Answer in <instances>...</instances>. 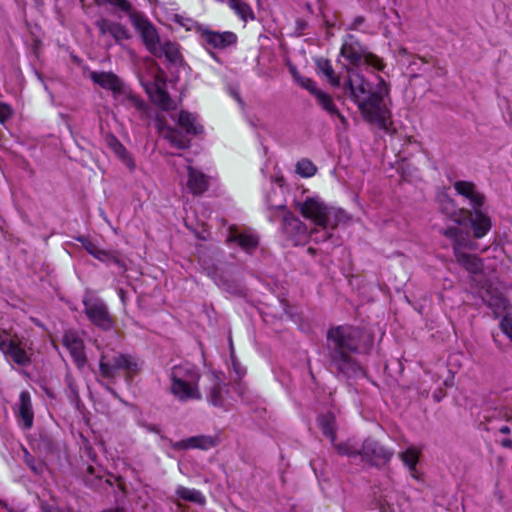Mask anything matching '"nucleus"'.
<instances>
[{
  "instance_id": "393cba45",
  "label": "nucleus",
  "mask_w": 512,
  "mask_h": 512,
  "mask_svg": "<svg viewBox=\"0 0 512 512\" xmlns=\"http://www.w3.org/2000/svg\"><path fill=\"white\" fill-rule=\"evenodd\" d=\"M209 381L207 400L214 406H221L223 404V388L219 377L216 374H209L207 376Z\"/></svg>"
},
{
  "instance_id": "a19ab883",
  "label": "nucleus",
  "mask_w": 512,
  "mask_h": 512,
  "mask_svg": "<svg viewBox=\"0 0 512 512\" xmlns=\"http://www.w3.org/2000/svg\"><path fill=\"white\" fill-rule=\"evenodd\" d=\"M11 114V108L7 104L0 102V122L4 123L8 118H10Z\"/></svg>"
},
{
  "instance_id": "79ce46f5",
  "label": "nucleus",
  "mask_w": 512,
  "mask_h": 512,
  "mask_svg": "<svg viewBox=\"0 0 512 512\" xmlns=\"http://www.w3.org/2000/svg\"><path fill=\"white\" fill-rule=\"evenodd\" d=\"M501 445L505 448H509V449H512V440L507 438V439H503L501 441Z\"/></svg>"
},
{
  "instance_id": "ea45409f",
  "label": "nucleus",
  "mask_w": 512,
  "mask_h": 512,
  "mask_svg": "<svg viewBox=\"0 0 512 512\" xmlns=\"http://www.w3.org/2000/svg\"><path fill=\"white\" fill-rule=\"evenodd\" d=\"M124 102L129 107H133L141 113H145L147 111V105L145 102L134 94H126L124 97Z\"/></svg>"
},
{
  "instance_id": "9b49d317",
  "label": "nucleus",
  "mask_w": 512,
  "mask_h": 512,
  "mask_svg": "<svg viewBox=\"0 0 512 512\" xmlns=\"http://www.w3.org/2000/svg\"><path fill=\"white\" fill-rule=\"evenodd\" d=\"M0 350L6 357H10L18 365L25 366L30 363V357L24 347L19 342L10 339L6 334H0Z\"/></svg>"
},
{
  "instance_id": "2f4dec72",
  "label": "nucleus",
  "mask_w": 512,
  "mask_h": 512,
  "mask_svg": "<svg viewBox=\"0 0 512 512\" xmlns=\"http://www.w3.org/2000/svg\"><path fill=\"white\" fill-rule=\"evenodd\" d=\"M162 133L164 138L167 139L172 146L178 149H184L190 145V141L175 129L168 127L164 129Z\"/></svg>"
},
{
  "instance_id": "8fccbe9b",
  "label": "nucleus",
  "mask_w": 512,
  "mask_h": 512,
  "mask_svg": "<svg viewBox=\"0 0 512 512\" xmlns=\"http://www.w3.org/2000/svg\"><path fill=\"white\" fill-rule=\"evenodd\" d=\"M510 122L512 123V116L510 117Z\"/></svg>"
},
{
  "instance_id": "2eb2a0df",
  "label": "nucleus",
  "mask_w": 512,
  "mask_h": 512,
  "mask_svg": "<svg viewBox=\"0 0 512 512\" xmlns=\"http://www.w3.org/2000/svg\"><path fill=\"white\" fill-rule=\"evenodd\" d=\"M217 441L212 436L197 435L176 442H171L174 450L201 449L208 450L215 447Z\"/></svg>"
},
{
  "instance_id": "de8ad7c7",
  "label": "nucleus",
  "mask_w": 512,
  "mask_h": 512,
  "mask_svg": "<svg viewBox=\"0 0 512 512\" xmlns=\"http://www.w3.org/2000/svg\"><path fill=\"white\" fill-rule=\"evenodd\" d=\"M235 98L237 99V101L241 102V99L238 94H235Z\"/></svg>"
},
{
  "instance_id": "cd10ccee",
  "label": "nucleus",
  "mask_w": 512,
  "mask_h": 512,
  "mask_svg": "<svg viewBox=\"0 0 512 512\" xmlns=\"http://www.w3.org/2000/svg\"><path fill=\"white\" fill-rule=\"evenodd\" d=\"M226 4L241 18L242 21L254 20L252 8L242 0H224Z\"/></svg>"
},
{
  "instance_id": "1a4fd4ad",
  "label": "nucleus",
  "mask_w": 512,
  "mask_h": 512,
  "mask_svg": "<svg viewBox=\"0 0 512 512\" xmlns=\"http://www.w3.org/2000/svg\"><path fill=\"white\" fill-rule=\"evenodd\" d=\"M83 304L85 307V314L94 325L104 330H108L112 327V318L103 301L98 298L88 296L84 298Z\"/></svg>"
},
{
  "instance_id": "f8f14e48",
  "label": "nucleus",
  "mask_w": 512,
  "mask_h": 512,
  "mask_svg": "<svg viewBox=\"0 0 512 512\" xmlns=\"http://www.w3.org/2000/svg\"><path fill=\"white\" fill-rule=\"evenodd\" d=\"M201 40L206 45L215 49H224L236 43L237 37L233 32H217L207 28H200Z\"/></svg>"
},
{
  "instance_id": "49530a36",
  "label": "nucleus",
  "mask_w": 512,
  "mask_h": 512,
  "mask_svg": "<svg viewBox=\"0 0 512 512\" xmlns=\"http://www.w3.org/2000/svg\"><path fill=\"white\" fill-rule=\"evenodd\" d=\"M363 22L362 18H357L354 22L355 25L361 24Z\"/></svg>"
},
{
  "instance_id": "7ed1b4c3",
  "label": "nucleus",
  "mask_w": 512,
  "mask_h": 512,
  "mask_svg": "<svg viewBox=\"0 0 512 512\" xmlns=\"http://www.w3.org/2000/svg\"><path fill=\"white\" fill-rule=\"evenodd\" d=\"M98 4H111L122 11L129 12L130 20L140 34L147 50L154 56L165 57L171 63L181 60V54L177 44L164 41L161 42L156 28L141 14L130 12L131 5L127 0H95Z\"/></svg>"
},
{
  "instance_id": "4be33fe9",
  "label": "nucleus",
  "mask_w": 512,
  "mask_h": 512,
  "mask_svg": "<svg viewBox=\"0 0 512 512\" xmlns=\"http://www.w3.org/2000/svg\"><path fill=\"white\" fill-rule=\"evenodd\" d=\"M188 170V181L187 187L191 193L199 195L204 193L209 186L208 178L201 171L193 168L192 166L187 167Z\"/></svg>"
},
{
  "instance_id": "b1692460",
  "label": "nucleus",
  "mask_w": 512,
  "mask_h": 512,
  "mask_svg": "<svg viewBox=\"0 0 512 512\" xmlns=\"http://www.w3.org/2000/svg\"><path fill=\"white\" fill-rule=\"evenodd\" d=\"M228 241L236 242L242 249L251 251L258 246V238L252 233L241 232L236 228H231Z\"/></svg>"
},
{
  "instance_id": "dca6fc26",
  "label": "nucleus",
  "mask_w": 512,
  "mask_h": 512,
  "mask_svg": "<svg viewBox=\"0 0 512 512\" xmlns=\"http://www.w3.org/2000/svg\"><path fill=\"white\" fill-rule=\"evenodd\" d=\"M90 79L104 89L111 90L114 95L124 93V85L122 81L111 72L92 71L89 74Z\"/></svg>"
},
{
  "instance_id": "f257e3e1",
  "label": "nucleus",
  "mask_w": 512,
  "mask_h": 512,
  "mask_svg": "<svg viewBox=\"0 0 512 512\" xmlns=\"http://www.w3.org/2000/svg\"><path fill=\"white\" fill-rule=\"evenodd\" d=\"M343 88L350 99L357 105L363 119L379 129L388 131L391 125V112L385 102L390 87L382 77L374 91L370 82L359 72L348 69Z\"/></svg>"
},
{
  "instance_id": "412c9836",
  "label": "nucleus",
  "mask_w": 512,
  "mask_h": 512,
  "mask_svg": "<svg viewBox=\"0 0 512 512\" xmlns=\"http://www.w3.org/2000/svg\"><path fill=\"white\" fill-rule=\"evenodd\" d=\"M78 241H80L82 243L83 247L85 248V250L89 254L94 256L96 259H98L102 262H105V263L114 262L115 264L122 266L121 261L118 259V257L115 254H113L112 252L100 249L98 247V245L96 243H94L93 241H91L87 238H84V237H79Z\"/></svg>"
},
{
  "instance_id": "5701e85b",
  "label": "nucleus",
  "mask_w": 512,
  "mask_h": 512,
  "mask_svg": "<svg viewBox=\"0 0 512 512\" xmlns=\"http://www.w3.org/2000/svg\"><path fill=\"white\" fill-rule=\"evenodd\" d=\"M17 415L22 420L25 429H30L32 427L34 414L30 394L27 391H23L20 394Z\"/></svg>"
},
{
  "instance_id": "37998d69",
  "label": "nucleus",
  "mask_w": 512,
  "mask_h": 512,
  "mask_svg": "<svg viewBox=\"0 0 512 512\" xmlns=\"http://www.w3.org/2000/svg\"><path fill=\"white\" fill-rule=\"evenodd\" d=\"M333 115H336L344 126L347 125V119L339 112L338 109L337 113H334Z\"/></svg>"
},
{
  "instance_id": "6ab92c4d",
  "label": "nucleus",
  "mask_w": 512,
  "mask_h": 512,
  "mask_svg": "<svg viewBox=\"0 0 512 512\" xmlns=\"http://www.w3.org/2000/svg\"><path fill=\"white\" fill-rule=\"evenodd\" d=\"M101 35L110 34L117 42L130 38V33L125 26L120 23L111 22L107 19H100L96 22Z\"/></svg>"
},
{
  "instance_id": "9d476101",
  "label": "nucleus",
  "mask_w": 512,
  "mask_h": 512,
  "mask_svg": "<svg viewBox=\"0 0 512 512\" xmlns=\"http://www.w3.org/2000/svg\"><path fill=\"white\" fill-rule=\"evenodd\" d=\"M359 456L362 461L377 465L388 462L392 452L378 445L374 440L366 439L360 448Z\"/></svg>"
},
{
  "instance_id": "39448f33",
  "label": "nucleus",
  "mask_w": 512,
  "mask_h": 512,
  "mask_svg": "<svg viewBox=\"0 0 512 512\" xmlns=\"http://www.w3.org/2000/svg\"><path fill=\"white\" fill-rule=\"evenodd\" d=\"M170 392L181 402L200 400L202 394L199 389L200 374L191 365H177L171 369Z\"/></svg>"
},
{
  "instance_id": "7c9ffc66",
  "label": "nucleus",
  "mask_w": 512,
  "mask_h": 512,
  "mask_svg": "<svg viewBox=\"0 0 512 512\" xmlns=\"http://www.w3.org/2000/svg\"><path fill=\"white\" fill-rule=\"evenodd\" d=\"M318 423L323 434L326 435L332 443H334L336 438L335 417L330 413L321 415L318 418Z\"/></svg>"
},
{
  "instance_id": "09e8293b",
  "label": "nucleus",
  "mask_w": 512,
  "mask_h": 512,
  "mask_svg": "<svg viewBox=\"0 0 512 512\" xmlns=\"http://www.w3.org/2000/svg\"><path fill=\"white\" fill-rule=\"evenodd\" d=\"M509 109H512V102L509 104Z\"/></svg>"
},
{
  "instance_id": "72a5a7b5",
  "label": "nucleus",
  "mask_w": 512,
  "mask_h": 512,
  "mask_svg": "<svg viewBox=\"0 0 512 512\" xmlns=\"http://www.w3.org/2000/svg\"><path fill=\"white\" fill-rule=\"evenodd\" d=\"M401 460L411 471V475L416 477V465L418 463L419 452L415 448H408L399 454Z\"/></svg>"
},
{
  "instance_id": "6e6552de",
  "label": "nucleus",
  "mask_w": 512,
  "mask_h": 512,
  "mask_svg": "<svg viewBox=\"0 0 512 512\" xmlns=\"http://www.w3.org/2000/svg\"><path fill=\"white\" fill-rule=\"evenodd\" d=\"M99 368L102 376L106 378H114L119 371H124L128 377H131L140 370V362L126 354H119L110 361H105V357L102 356Z\"/></svg>"
},
{
  "instance_id": "f3484780",
  "label": "nucleus",
  "mask_w": 512,
  "mask_h": 512,
  "mask_svg": "<svg viewBox=\"0 0 512 512\" xmlns=\"http://www.w3.org/2000/svg\"><path fill=\"white\" fill-rule=\"evenodd\" d=\"M443 235L452 241L454 255L462 253L464 249H474L469 233L458 227H451L442 231Z\"/></svg>"
},
{
  "instance_id": "a878e982",
  "label": "nucleus",
  "mask_w": 512,
  "mask_h": 512,
  "mask_svg": "<svg viewBox=\"0 0 512 512\" xmlns=\"http://www.w3.org/2000/svg\"><path fill=\"white\" fill-rule=\"evenodd\" d=\"M106 144L131 171L135 169L134 160L129 155L125 147L119 142V140L115 136L107 135Z\"/></svg>"
},
{
  "instance_id": "c03bdc74",
  "label": "nucleus",
  "mask_w": 512,
  "mask_h": 512,
  "mask_svg": "<svg viewBox=\"0 0 512 512\" xmlns=\"http://www.w3.org/2000/svg\"><path fill=\"white\" fill-rule=\"evenodd\" d=\"M0 512H13L3 502L0 501Z\"/></svg>"
},
{
  "instance_id": "20e7f679",
  "label": "nucleus",
  "mask_w": 512,
  "mask_h": 512,
  "mask_svg": "<svg viewBox=\"0 0 512 512\" xmlns=\"http://www.w3.org/2000/svg\"><path fill=\"white\" fill-rule=\"evenodd\" d=\"M301 215L324 229H336L341 223L349 221V216L339 208L328 206L319 197H308L297 203Z\"/></svg>"
},
{
  "instance_id": "c756f323",
  "label": "nucleus",
  "mask_w": 512,
  "mask_h": 512,
  "mask_svg": "<svg viewBox=\"0 0 512 512\" xmlns=\"http://www.w3.org/2000/svg\"><path fill=\"white\" fill-rule=\"evenodd\" d=\"M316 66L320 72L327 78L328 82L334 86H340V78L335 74L332 65L329 60L324 58H318L316 60Z\"/></svg>"
},
{
  "instance_id": "c85d7f7f",
  "label": "nucleus",
  "mask_w": 512,
  "mask_h": 512,
  "mask_svg": "<svg viewBox=\"0 0 512 512\" xmlns=\"http://www.w3.org/2000/svg\"><path fill=\"white\" fill-rule=\"evenodd\" d=\"M178 124L189 134L196 135L202 132V126L197 123L195 116L187 111L180 112Z\"/></svg>"
},
{
  "instance_id": "e433bc0d",
  "label": "nucleus",
  "mask_w": 512,
  "mask_h": 512,
  "mask_svg": "<svg viewBox=\"0 0 512 512\" xmlns=\"http://www.w3.org/2000/svg\"><path fill=\"white\" fill-rule=\"evenodd\" d=\"M335 450L343 456L355 458L359 456L360 449H358L356 446L351 444L350 442H344V443H333Z\"/></svg>"
},
{
  "instance_id": "c9c22d12",
  "label": "nucleus",
  "mask_w": 512,
  "mask_h": 512,
  "mask_svg": "<svg viewBox=\"0 0 512 512\" xmlns=\"http://www.w3.org/2000/svg\"><path fill=\"white\" fill-rule=\"evenodd\" d=\"M294 80L304 89L308 90L314 97L317 95V92L321 90L317 88L316 83L310 79L299 75L297 72L292 71Z\"/></svg>"
},
{
  "instance_id": "f704fd0d",
  "label": "nucleus",
  "mask_w": 512,
  "mask_h": 512,
  "mask_svg": "<svg viewBox=\"0 0 512 512\" xmlns=\"http://www.w3.org/2000/svg\"><path fill=\"white\" fill-rule=\"evenodd\" d=\"M315 98L318 104L330 115L337 113V107L335 106L333 99L330 95L321 90L320 92H317Z\"/></svg>"
},
{
  "instance_id": "4468645a",
  "label": "nucleus",
  "mask_w": 512,
  "mask_h": 512,
  "mask_svg": "<svg viewBox=\"0 0 512 512\" xmlns=\"http://www.w3.org/2000/svg\"><path fill=\"white\" fill-rule=\"evenodd\" d=\"M62 344L70 352L75 364L82 368L86 363V356L84 353V343L79 337L77 332L73 330H67L62 336Z\"/></svg>"
},
{
  "instance_id": "a18cd8bd",
  "label": "nucleus",
  "mask_w": 512,
  "mask_h": 512,
  "mask_svg": "<svg viewBox=\"0 0 512 512\" xmlns=\"http://www.w3.org/2000/svg\"><path fill=\"white\" fill-rule=\"evenodd\" d=\"M499 431L503 434H509L511 432L510 428L508 426H502Z\"/></svg>"
},
{
  "instance_id": "423d86ee",
  "label": "nucleus",
  "mask_w": 512,
  "mask_h": 512,
  "mask_svg": "<svg viewBox=\"0 0 512 512\" xmlns=\"http://www.w3.org/2000/svg\"><path fill=\"white\" fill-rule=\"evenodd\" d=\"M148 65L151 77L148 79L142 78L141 82L151 101L165 111L176 109V103L169 97L162 87L164 81L159 74V66L155 61H149Z\"/></svg>"
},
{
  "instance_id": "58836bf2",
  "label": "nucleus",
  "mask_w": 512,
  "mask_h": 512,
  "mask_svg": "<svg viewBox=\"0 0 512 512\" xmlns=\"http://www.w3.org/2000/svg\"><path fill=\"white\" fill-rule=\"evenodd\" d=\"M441 210L443 213L448 215L450 218L455 220L456 222H460V216L458 214L460 213V210L457 211L456 205L453 200L451 199H445L442 201Z\"/></svg>"
},
{
  "instance_id": "a211bd4d",
  "label": "nucleus",
  "mask_w": 512,
  "mask_h": 512,
  "mask_svg": "<svg viewBox=\"0 0 512 512\" xmlns=\"http://www.w3.org/2000/svg\"><path fill=\"white\" fill-rule=\"evenodd\" d=\"M454 188L458 194L464 196L470 201L473 209H479L484 201V196L476 189L472 182L457 181Z\"/></svg>"
},
{
  "instance_id": "473e14b6",
  "label": "nucleus",
  "mask_w": 512,
  "mask_h": 512,
  "mask_svg": "<svg viewBox=\"0 0 512 512\" xmlns=\"http://www.w3.org/2000/svg\"><path fill=\"white\" fill-rule=\"evenodd\" d=\"M176 494L183 500L197 503L199 505H204L206 502L203 494L196 489L179 486L176 490Z\"/></svg>"
},
{
  "instance_id": "bb28decb",
  "label": "nucleus",
  "mask_w": 512,
  "mask_h": 512,
  "mask_svg": "<svg viewBox=\"0 0 512 512\" xmlns=\"http://www.w3.org/2000/svg\"><path fill=\"white\" fill-rule=\"evenodd\" d=\"M457 262L464 267L468 272L477 274L481 272L483 265L479 258L465 252L454 255Z\"/></svg>"
},
{
  "instance_id": "f03ea898",
  "label": "nucleus",
  "mask_w": 512,
  "mask_h": 512,
  "mask_svg": "<svg viewBox=\"0 0 512 512\" xmlns=\"http://www.w3.org/2000/svg\"><path fill=\"white\" fill-rule=\"evenodd\" d=\"M362 334L361 329L352 326H338L327 333L330 365L347 377L362 373L361 367L352 357L358 351Z\"/></svg>"
},
{
  "instance_id": "ddd939ff",
  "label": "nucleus",
  "mask_w": 512,
  "mask_h": 512,
  "mask_svg": "<svg viewBox=\"0 0 512 512\" xmlns=\"http://www.w3.org/2000/svg\"><path fill=\"white\" fill-rule=\"evenodd\" d=\"M283 229L295 245L306 242L309 234H313L318 231L317 229H312L308 232L306 224L292 215L284 217Z\"/></svg>"
},
{
  "instance_id": "0eeeda50",
  "label": "nucleus",
  "mask_w": 512,
  "mask_h": 512,
  "mask_svg": "<svg viewBox=\"0 0 512 512\" xmlns=\"http://www.w3.org/2000/svg\"><path fill=\"white\" fill-rule=\"evenodd\" d=\"M340 53L354 66H358L364 62L368 66L379 71H382L385 67L384 62L380 57L363 49L353 36H348L347 40L341 47Z\"/></svg>"
},
{
  "instance_id": "aec40b11",
  "label": "nucleus",
  "mask_w": 512,
  "mask_h": 512,
  "mask_svg": "<svg viewBox=\"0 0 512 512\" xmlns=\"http://www.w3.org/2000/svg\"><path fill=\"white\" fill-rule=\"evenodd\" d=\"M474 210V215L471 212L465 211L463 209L460 210V213H465L469 217L474 237L482 238L490 230L491 221L486 215L481 213L478 209Z\"/></svg>"
},
{
  "instance_id": "4c0bfd02",
  "label": "nucleus",
  "mask_w": 512,
  "mask_h": 512,
  "mask_svg": "<svg viewBox=\"0 0 512 512\" xmlns=\"http://www.w3.org/2000/svg\"><path fill=\"white\" fill-rule=\"evenodd\" d=\"M316 170L315 165L307 159L300 160L296 165V172L302 177H311L316 173Z\"/></svg>"
}]
</instances>
